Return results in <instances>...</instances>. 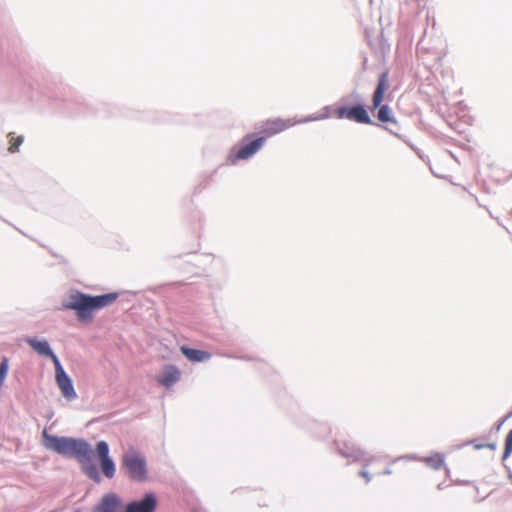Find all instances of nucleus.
Instances as JSON below:
<instances>
[{
	"label": "nucleus",
	"instance_id": "f3484780",
	"mask_svg": "<svg viewBox=\"0 0 512 512\" xmlns=\"http://www.w3.org/2000/svg\"><path fill=\"white\" fill-rule=\"evenodd\" d=\"M7 137L9 139L8 150L11 153L18 151L19 146L23 143V137L16 136L15 133H13V132H10Z\"/></svg>",
	"mask_w": 512,
	"mask_h": 512
},
{
	"label": "nucleus",
	"instance_id": "1a4fd4ad",
	"mask_svg": "<svg viewBox=\"0 0 512 512\" xmlns=\"http://www.w3.org/2000/svg\"><path fill=\"white\" fill-rule=\"evenodd\" d=\"M55 378L61 394L65 399L71 401L77 398L72 381L65 373L59 359H55Z\"/></svg>",
	"mask_w": 512,
	"mask_h": 512
},
{
	"label": "nucleus",
	"instance_id": "7ed1b4c3",
	"mask_svg": "<svg viewBox=\"0 0 512 512\" xmlns=\"http://www.w3.org/2000/svg\"><path fill=\"white\" fill-rule=\"evenodd\" d=\"M43 437L44 445L59 454L74 456L80 462H86L90 459L92 450L90 446L82 440L50 436L46 432H44Z\"/></svg>",
	"mask_w": 512,
	"mask_h": 512
},
{
	"label": "nucleus",
	"instance_id": "f03ea898",
	"mask_svg": "<svg viewBox=\"0 0 512 512\" xmlns=\"http://www.w3.org/2000/svg\"><path fill=\"white\" fill-rule=\"evenodd\" d=\"M414 456H401L386 464L380 459H370L364 466L360 475L369 482L373 476L379 475H406L412 472Z\"/></svg>",
	"mask_w": 512,
	"mask_h": 512
},
{
	"label": "nucleus",
	"instance_id": "aec40b11",
	"mask_svg": "<svg viewBox=\"0 0 512 512\" xmlns=\"http://www.w3.org/2000/svg\"><path fill=\"white\" fill-rule=\"evenodd\" d=\"M512 453V429L508 432L505 439V448L503 453V459H507Z\"/></svg>",
	"mask_w": 512,
	"mask_h": 512
},
{
	"label": "nucleus",
	"instance_id": "9b49d317",
	"mask_svg": "<svg viewBox=\"0 0 512 512\" xmlns=\"http://www.w3.org/2000/svg\"><path fill=\"white\" fill-rule=\"evenodd\" d=\"M156 508V499L153 494H147L142 500L131 502L125 512H153Z\"/></svg>",
	"mask_w": 512,
	"mask_h": 512
},
{
	"label": "nucleus",
	"instance_id": "4468645a",
	"mask_svg": "<svg viewBox=\"0 0 512 512\" xmlns=\"http://www.w3.org/2000/svg\"><path fill=\"white\" fill-rule=\"evenodd\" d=\"M119 500L115 494L105 495L97 506V512H116Z\"/></svg>",
	"mask_w": 512,
	"mask_h": 512
},
{
	"label": "nucleus",
	"instance_id": "a211bd4d",
	"mask_svg": "<svg viewBox=\"0 0 512 512\" xmlns=\"http://www.w3.org/2000/svg\"><path fill=\"white\" fill-rule=\"evenodd\" d=\"M100 462H101V468H102L103 474L108 478H112L115 473L114 462L110 458L101 460Z\"/></svg>",
	"mask_w": 512,
	"mask_h": 512
},
{
	"label": "nucleus",
	"instance_id": "9d476101",
	"mask_svg": "<svg viewBox=\"0 0 512 512\" xmlns=\"http://www.w3.org/2000/svg\"><path fill=\"white\" fill-rule=\"evenodd\" d=\"M181 372L174 365H166L161 374L157 377V382L162 386L169 388L180 380Z\"/></svg>",
	"mask_w": 512,
	"mask_h": 512
},
{
	"label": "nucleus",
	"instance_id": "39448f33",
	"mask_svg": "<svg viewBox=\"0 0 512 512\" xmlns=\"http://www.w3.org/2000/svg\"><path fill=\"white\" fill-rule=\"evenodd\" d=\"M389 89V73L384 71L378 78L376 89L372 96V105L370 110L378 109L377 119L382 123H390L397 125L398 122L393 115L391 108L388 105H383L384 95Z\"/></svg>",
	"mask_w": 512,
	"mask_h": 512
},
{
	"label": "nucleus",
	"instance_id": "dca6fc26",
	"mask_svg": "<svg viewBox=\"0 0 512 512\" xmlns=\"http://www.w3.org/2000/svg\"><path fill=\"white\" fill-rule=\"evenodd\" d=\"M34 350L41 355L51 358L54 364L55 359H58L57 356L52 352V350L49 347V344L46 341H34Z\"/></svg>",
	"mask_w": 512,
	"mask_h": 512
},
{
	"label": "nucleus",
	"instance_id": "f257e3e1",
	"mask_svg": "<svg viewBox=\"0 0 512 512\" xmlns=\"http://www.w3.org/2000/svg\"><path fill=\"white\" fill-rule=\"evenodd\" d=\"M118 298V293L112 292L98 296H90L84 293H74L64 303L66 309L76 311L79 321H91L94 310L102 309L110 306Z\"/></svg>",
	"mask_w": 512,
	"mask_h": 512
},
{
	"label": "nucleus",
	"instance_id": "ddd939ff",
	"mask_svg": "<svg viewBox=\"0 0 512 512\" xmlns=\"http://www.w3.org/2000/svg\"><path fill=\"white\" fill-rule=\"evenodd\" d=\"M180 350L182 354L192 362H203L205 360L210 359L211 357V354L209 352L189 348L186 346H182Z\"/></svg>",
	"mask_w": 512,
	"mask_h": 512
},
{
	"label": "nucleus",
	"instance_id": "6e6552de",
	"mask_svg": "<svg viewBox=\"0 0 512 512\" xmlns=\"http://www.w3.org/2000/svg\"><path fill=\"white\" fill-rule=\"evenodd\" d=\"M309 121L308 118L304 120H294L293 118L282 119V118H271L264 121L260 127V138L273 137L297 124Z\"/></svg>",
	"mask_w": 512,
	"mask_h": 512
},
{
	"label": "nucleus",
	"instance_id": "412c9836",
	"mask_svg": "<svg viewBox=\"0 0 512 512\" xmlns=\"http://www.w3.org/2000/svg\"><path fill=\"white\" fill-rule=\"evenodd\" d=\"M8 371V360L3 358L0 363V387L2 386Z\"/></svg>",
	"mask_w": 512,
	"mask_h": 512
},
{
	"label": "nucleus",
	"instance_id": "6ab92c4d",
	"mask_svg": "<svg viewBox=\"0 0 512 512\" xmlns=\"http://www.w3.org/2000/svg\"><path fill=\"white\" fill-rule=\"evenodd\" d=\"M97 453L99 455L100 461L109 459V448L108 444L105 441H100L97 444Z\"/></svg>",
	"mask_w": 512,
	"mask_h": 512
},
{
	"label": "nucleus",
	"instance_id": "2eb2a0df",
	"mask_svg": "<svg viewBox=\"0 0 512 512\" xmlns=\"http://www.w3.org/2000/svg\"><path fill=\"white\" fill-rule=\"evenodd\" d=\"M444 455L435 453L423 459V462L434 470H439L444 465Z\"/></svg>",
	"mask_w": 512,
	"mask_h": 512
},
{
	"label": "nucleus",
	"instance_id": "423d86ee",
	"mask_svg": "<svg viewBox=\"0 0 512 512\" xmlns=\"http://www.w3.org/2000/svg\"><path fill=\"white\" fill-rule=\"evenodd\" d=\"M122 466L132 480L143 482L147 479L146 461L140 453L134 450L126 452L122 457Z\"/></svg>",
	"mask_w": 512,
	"mask_h": 512
},
{
	"label": "nucleus",
	"instance_id": "0eeeda50",
	"mask_svg": "<svg viewBox=\"0 0 512 512\" xmlns=\"http://www.w3.org/2000/svg\"><path fill=\"white\" fill-rule=\"evenodd\" d=\"M264 145V138L255 137L254 134L246 135L241 143L234 147L230 154V162L235 164L239 160H247L256 154Z\"/></svg>",
	"mask_w": 512,
	"mask_h": 512
},
{
	"label": "nucleus",
	"instance_id": "20e7f679",
	"mask_svg": "<svg viewBox=\"0 0 512 512\" xmlns=\"http://www.w3.org/2000/svg\"><path fill=\"white\" fill-rule=\"evenodd\" d=\"M330 117H335L337 119H348L351 121H355L357 123L370 124L371 119L365 110V108L361 105L354 107H346L341 106L337 108H332L329 106L324 107L318 114L312 115L308 117L310 121H318L327 119Z\"/></svg>",
	"mask_w": 512,
	"mask_h": 512
},
{
	"label": "nucleus",
	"instance_id": "f8f14e48",
	"mask_svg": "<svg viewBox=\"0 0 512 512\" xmlns=\"http://www.w3.org/2000/svg\"><path fill=\"white\" fill-rule=\"evenodd\" d=\"M339 452L353 461H359L363 458L364 452L353 443L342 442L338 445Z\"/></svg>",
	"mask_w": 512,
	"mask_h": 512
},
{
	"label": "nucleus",
	"instance_id": "4be33fe9",
	"mask_svg": "<svg viewBox=\"0 0 512 512\" xmlns=\"http://www.w3.org/2000/svg\"><path fill=\"white\" fill-rule=\"evenodd\" d=\"M26 342L29 344L30 347H32V338L28 337L26 339Z\"/></svg>",
	"mask_w": 512,
	"mask_h": 512
}]
</instances>
